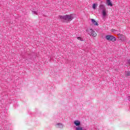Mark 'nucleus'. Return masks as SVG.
<instances>
[{
	"label": "nucleus",
	"mask_w": 130,
	"mask_h": 130,
	"mask_svg": "<svg viewBox=\"0 0 130 130\" xmlns=\"http://www.w3.org/2000/svg\"><path fill=\"white\" fill-rule=\"evenodd\" d=\"M59 17L61 20H62L61 21L62 22H65L66 23H69V22H71V21L74 19V17H73V14L60 16Z\"/></svg>",
	"instance_id": "obj_1"
},
{
	"label": "nucleus",
	"mask_w": 130,
	"mask_h": 130,
	"mask_svg": "<svg viewBox=\"0 0 130 130\" xmlns=\"http://www.w3.org/2000/svg\"><path fill=\"white\" fill-rule=\"evenodd\" d=\"M86 32H87L88 34H89L90 36H92V37H96L97 36V34L92 28H88L86 29Z\"/></svg>",
	"instance_id": "obj_2"
},
{
	"label": "nucleus",
	"mask_w": 130,
	"mask_h": 130,
	"mask_svg": "<svg viewBox=\"0 0 130 130\" xmlns=\"http://www.w3.org/2000/svg\"><path fill=\"white\" fill-rule=\"evenodd\" d=\"M106 39H107L108 41H112L113 42L116 41V38L111 35H107L106 36Z\"/></svg>",
	"instance_id": "obj_3"
},
{
	"label": "nucleus",
	"mask_w": 130,
	"mask_h": 130,
	"mask_svg": "<svg viewBox=\"0 0 130 130\" xmlns=\"http://www.w3.org/2000/svg\"><path fill=\"white\" fill-rule=\"evenodd\" d=\"M74 124L76 126H80V125H81V122H80V121L79 120H75L74 121Z\"/></svg>",
	"instance_id": "obj_4"
},
{
	"label": "nucleus",
	"mask_w": 130,
	"mask_h": 130,
	"mask_svg": "<svg viewBox=\"0 0 130 130\" xmlns=\"http://www.w3.org/2000/svg\"><path fill=\"white\" fill-rule=\"evenodd\" d=\"M99 8L100 10H102V11H106V8H105V6L104 5H100Z\"/></svg>",
	"instance_id": "obj_5"
},
{
	"label": "nucleus",
	"mask_w": 130,
	"mask_h": 130,
	"mask_svg": "<svg viewBox=\"0 0 130 130\" xmlns=\"http://www.w3.org/2000/svg\"><path fill=\"white\" fill-rule=\"evenodd\" d=\"M56 127H57L58 128H63V124L60 123H57Z\"/></svg>",
	"instance_id": "obj_6"
},
{
	"label": "nucleus",
	"mask_w": 130,
	"mask_h": 130,
	"mask_svg": "<svg viewBox=\"0 0 130 130\" xmlns=\"http://www.w3.org/2000/svg\"><path fill=\"white\" fill-rule=\"evenodd\" d=\"M107 6H108V7H109V6L112 7V6H113V5L112 4V3H111V1L110 0H107Z\"/></svg>",
	"instance_id": "obj_7"
},
{
	"label": "nucleus",
	"mask_w": 130,
	"mask_h": 130,
	"mask_svg": "<svg viewBox=\"0 0 130 130\" xmlns=\"http://www.w3.org/2000/svg\"><path fill=\"white\" fill-rule=\"evenodd\" d=\"M91 22L95 26H98V25H99L94 19H91Z\"/></svg>",
	"instance_id": "obj_8"
},
{
	"label": "nucleus",
	"mask_w": 130,
	"mask_h": 130,
	"mask_svg": "<svg viewBox=\"0 0 130 130\" xmlns=\"http://www.w3.org/2000/svg\"><path fill=\"white\" fill-rule=\"evenodd\" d=\"M102 15L104 17H106L107 13H106V10H102Z\"/></svg>",
	"instance_id": "obj_9"
},
{
	"label": "nucleus",
	"mask_w": 130,
	"mask_h": 130,
	"mask_svg": "<svg viewBox=\"0 0 130 130\" xmlns=\"http://www.w3.org/2000/svg\"><path fill=\"white\" fill-rule=\"evenodd\" d=\"M125 76L126 77H129V76H130V72L129 71H127L125 73Z\"/></svg>",
	"instance_id": "obj_10"
},
{
	"label": "nucleus",
	"mask_w": 130,
	"mask_h": 130,
	"mask_svg": "<svg viewBox=\"0 0 130 130\" xmlns=\"http://www.w3.org/2000/svg\"><path fill=\"white\" fill-rule=\"evenodd\" d=\"M76 130H83L84 129H83V127H82L78 126V127H76Z\"/></svg>",
	"instance_id": "obj_11"
},
{
	"label": "nucleus",
	"mask_w": 130,
	"mask_h": 130,
	"mask_svg": "<svg viewBox=\"0 0 130 130\" xmlns=\"http://www.w3.org/2000/svg\"><path fill=\"white\" fill-rule=\"evenodd\" d=\"M32 14H35V15H38V10L37 11H31Z\"/></svg>",
	"instance_id": "obj_12"
},
{
	"label": "nucleus",
	"mask_w": 130,
	"mask_h": 130,
	"mask_svg": "<svg viewBox=\"0 0 130 130\" xmlns=\"http://www.w3.org/2000/svg\"><path fill=\"white\" fill-rule=\"evenodd\" d=\"M77 39L78 40H80V41H83V39L80 37H77Z\"/></svg>",
	"instance_id": "obj_13"
},
{
	"label": "nucleus",
	"mask_w": 130,
	"mask_h": 130,
	"mask_svg": "<svg viewBox=\"0 0 130 130\" xmlns=\"http://www.w3.org/2000/svg\"><path fill=\"white\" fill-rule=\"evenodd\" d=\"M92 8H93V9H94V10H95V9H96V4H93Z\"/></svg>",
	"instance_id": "obj_14"
},
{
	"label": "nucleus",
	"mask_w": 130,
	"mask_h": 130,
	"mask_svg": "<svg viewBox=\"0 0 130 130\" xmlns=\"http://www.w3.org/2000/svg\"><path fill=\"white\" fill-rule=\"evenodd\" d=\"M117 30H115V29H112V31L113 32V33H115V32H116Z\"/></svg>",
	"instance_id": "obj_15"
}]
</instances>
